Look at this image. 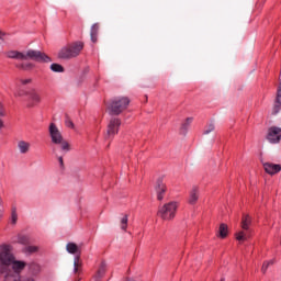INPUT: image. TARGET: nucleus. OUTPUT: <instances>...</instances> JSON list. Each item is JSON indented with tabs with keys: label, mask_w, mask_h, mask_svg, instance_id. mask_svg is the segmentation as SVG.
<instances>
[{
	"label": "nucleus",
	"mask_w": 281,
	"mask_h": 281,
	"mask_svg": "<svg viewBox=\"0 0 281 281\" xmlns=\"http://www.w3.org/2000/svg\"><path fill=\"white\" fill-rule=\"evenodd\" d=\"M263 170L265 172H267V175H278V172L281 171V166L278 164H273V162H263Z\"/></svg>",
	"instance_id": "nucleus-12"
},
{
	"label": "nucleus",
	"mask_w": 281,
	"mask_h": 281,
	"mask_svg": "<svg viewBox=\"0 0 281 281\" xmlns=\"http://www.w3.org/2000/svg\"><path fill=\"white\" fill-rule=\"evenodd\" d=\"M18 218H19V215L16 214V207H13L11 212V223L13 225H16Z\"/></svg>",
	"instance_id": "nucleus-28"
},
{
	"label": "nucleus",
	"mask_w": 281,
	"mask_h": 281,
	"mask_svg": "<svg viewBox=\"0 0 281 281\" xmlns=\"http://www.w3.org/2000/svg\"><path fill=\"white\" fill-rule=\"evenodd\" d=\"M27 268H29V276H32L33 278H36V276L41 273V265L36 262L29 263Z\"/></svg>",
	"instance_id": "nucleus-15"
},
{
	"label": "nucleus",
	"mask_w": 281,
	"mask_h": 281,
	"mask_svg": "<svg viewBox=\"0 0 281 281\" xmlns=\"http://www.w3.org/2000/svg\"><path fill=\"white\" fill-rule=\"evenodd\" d=\"M106 273V262H101L97 274L94 276V281H100L102 280V277L105 276Z\"/></svg>",
	"instance_id": "nucleus-16"
},
{
	"label": "nucleus",
	"mask_w": 281,
	"mask_h": 281,
	"mask_svg": "<svg viewBox=\"0 0 281 281\" xmlns=\"http://www.w3.org/2000/svg\"><path fill=\"white\" fill-rule=\"evenodd\" d=\"M41 93H38L36 90H32L29 92V98L26 100L27 109H34V106H38V104H41Z\"/></svg>",
	"instance_id": "nucleus-10"
},
{
	"label": "nucleus",
	"mask_w": 281,
	"mask_h": 281,
	"mask_svg": "<svg viewBox=\"0 0 281 281\" xmlns=\"http://www.w3.org/2000/svg\"><path fill=\"white\" fill-rule=\"evenodd\" d=\"M3 36H5V33L3 31H0V41L3 40Z\"/></svg>",
	"instance_id": "nucleus-36"
},
{
	"label": "nucleus",
	"mask_w": 281,
	"mask_h": 281,
	"mask_svg": "<svg viewBox=\"0 0 281 281\" xmlns=\"http://www.w3.org/2000/svg\"><path fill=\"white\" fill-rule=\"evenodd\" d=\"M18 243H20V245H27V243H30V239L26 236H20L18 238Z\"/></svg>",
	"instance_id": "nucleus-32"
},
{
	"label": "nucleus",
	"mask_w": 281,
	"mask_h": 281,
	"mask_svg": "<svg viewBox=\"0 0 281 281\" xmlns=\"http://www.w3.org/2000/svg\"><path fill=\"white\" fill-rule=\"evenodd\" d=\"M53 153L56 155V157H57V160H58V162H59V167L61 168V169H64L65 168V162H64V160H63V156H58V149L56 148V147H54L53 148Z\"/></svg>",
	"instance_id": "nucleus-26"
},
{
	"label": "nucleus",
	"mask_w": 281,
	"mask_h": 281,
	"mask_svg": "<svg viewBox=\"0 0 281 281\" xmlns=\"http://www.w3.org/2000/svg\"><path fill=\"white\" fill-rule=\"evenodd\" d=\"M13 95L14 98H23L24 95H29L27 91L21 89V88H16L14 91H13Z\"/></svg>",
	"instance_id": "nucleus-23"
},
{
	"label": "nucleus",
	"mask_w": 281,
	"mask_h": 281,
	"mask_svg": "<svg viewBox=\"0 0 281 281\" xmlns=\"http://www.w3.org/2000/svg\"><path fill=\"white\" fill-rule=\"evenodd\" d=\"M130 104L131 99H128L127 97H116L111 100L108 110L110 112V115H120L128 109Z\"/></svg>",
	"instance_id": "nucleus-4"
},
{
	"label": "nucleus",
	"mask_w": 281,
	"mask_h": 281,
	"mask_svg": "<svg viewBox=\"0 0 281 281\" xmlns=\"http://www.w3.org/2000/svg\"><path fill=\"white\" fill-rule=\"evenodd\" d=\"M38 251V247L36 246H26L23 248V254H36Z\"/></svg>",
	"instance_id": "nucleus-25"
},
{
	"label": "nucleus",
	"mask_w": 281,
	"mask_h": 281,
	"mask_svg": "<svg viewBox=\"0 0 281 281\" xmlns=\"http://www.w3.org/2000/svg\"><path fill=\"white\" fill-rule=\"evenodd\" d=\"M48 135L50 137L52 144H54L55 146H60V149L64 153V155L71 150L69 143L65 140V137H63V132H60V130L58 128V126L55 125V123L49 124Z\"/></svg>",
	"instance_id": "nucleus-3"
},
{
	"label": "nucleus",
	"mask_w": 281,
	"mask_h": 281,
	"mask_svg": "<svg viewBox=\"0 0 281 281\" xmlns=\"http://www.w3.org/2000/svg\"><path fill=\"white\" fill-rule=\"evenodd\" d=\"M66 126H67L68 128H74V122H72L71 120L67 119V120H66Z\"/></svg>",
	"instance_id": "nucleus-33"
},
{
	"label": "nucleus",
	"mask_w": 281,
	"mask_h": 281,
	"mask_svg": "<svg viewBox=\"0 0 281 281\" xmlns=\"http://www.w3.org/2000/svg\"><path fill=\"white\" fill-rule=\"evenodd\" d=\"M221 281H225V280L222 279Z\"/></svg>",
	"instance_id": "nucleus-38"
},
{
	"label": "nucleus",
	"mask_w": 281,
	"mask_h": 281,
	"mask_svg": "<svg viewBox=\"0 0 281 281\" xmlns=\"http://www.w3.org/2000/svg\"><path fill=\"white\" fill-rule=\"evenodd\" d=\"M120 227L123 232H126L128 228V215H123L120 221Z\"/></svg>",
	"instance_id": "nucleus-21"
},
{
	"label": "nucleus",
	"mask_w": 281,
	"mask_h": 281,
	"mask_svg": "<svg viewBox=\"0 0 281 281\" xmlns=\"http://www.w3.org/2000/svg\"><path fill=\"white\" fill-rule=\"evenodd\" d=\"M235 238L239 243H245V240H247V234H245V232L243 231H239L238 233L235 234Z\"/></svg>",
	"instance_id": "nucleus-24"
},
{
	"label": "nucleus",
	"mask_w": 281,
	"mask_h": 281,
	"mask_svg": "<svg viewBox=\"0 0 281 281\" xmlns=\"http://www.w3.org/2000/svg\"><path fill=\"white\" fill-rule=\"evenodd\" d=\"M192 122H194V117L190 116V117H187L186 121L182 123L180 132L183 135L188 133V128H190Z\"/></svg>",
	"instance_id": "nucleus-18"
},
{
	"label": "nucleus",
	"mask_w": 281,
	"mask_h": 281,
	"mask_svg": "<svg viewBox=\"0 0 281 281\" xmlns=\"http://www.w3.org/2000/svg\"><path fill=\"white\" fill-rule=\"evenodd\" d=\"M249 225H251V216L245 215L241 220V228L247 232L249 229Z\"/></svg>",
	"instance_id": "nucleus-20"
},
{
	"label": "nucleus",
	"mask_w": 281,
	"mask_h": 281,
	"mask_svg": "<svg viewBox=\"0 0 281 281\" xmlns=\"http://www.w3.org/2000/svg\"><path fill=\"white\" fill-rule=\"evenodd\" d=\"M156 194H157V200L158 201H164V196L166 195V191L168 188L166 187V183H164V180L159 179L156 182Z\"/></svg>",
	"instance_id": "nucleus-11"
},
{
	"label": "nucleus",
	"mask_w": 281,
	"mask_h": 281,
	"mask_svg": "<svg viewBox=\"0 0 281 281\" xmlns=\"http://www.w3.org/2000/svg\"><path fill=\"white\" fill-rule=\"evenodd\" d=\"M50 69H52L55 74H63V71H65V68H64L63 65H60V64H52V65H50Z\"/></svg>",
	"instance_id": "nucleus-22"
},
{
	"label": "nucleus",
	"mask_w": 281,
	"mask_h": 281,
	"mask_svg": "<svg viewBox=\"0 0 281 281\" xmlns=\"http://www.w3.org/2000/svg\"><path fill=\"white\" fill-rule=\"evenodd\" d=\"M277 102H281V89L278 90Z\"/></svg>",
	"instance_id": "nucleus-35"
},
{
	"label": "nucleus",
	"mask_w": 281,
	"mask_h": 281,
	"mask_svg": "<svg viewBox=\"0 0 281 281\" xmlns=\"http://www.w3.org/2000/svg\"><path fill=\"white\" fill-rule=\"evenodd\" d=\"M273 265V260L265 261L261 271L262 273H267V270Z\"/></svg>",
	"instance_id": "nucleus-30"
},
{
	"label": "nucleus",
	"mask_w": 281,
	"mask_h": 281,
	"mask_svg": "<svg viewBox=\"0 0 281 281\" xmlns=\"http://www.w3.org/2000/svg\"><path fill=\"white\" fill-rule=\"evenodd\" d=\"M19 69H24V71H30V69H34V64L32 63H23L20 66H18Z\"/></svg>",
	"instance_id": "nucleus-27"
},
{
	"label": "nucleus",
	"mask_w": 281,
	"mask_h": 281,
	"mask_svg": "<svg viewBox=\"0 0 281 281\" xmlns=\"http://www.w3.org/2000/svg\"><path fill=\"white\" fill-rule=\"evenodd\" d=\"M83 47L85 44H82V42H76L68 46H64L58 52V58H60L61 60H69V58H76V56L80 55V52H82Z\"/></svg>",
	"instance_id": "nucleus-5"
},
{
	"label": "nucleus",
	"mask_w": 281,
	"mask_h": 281,
	"mask_svg": "<svg viewBox=\"0 0 281 281\" xmlns=\"http://www.w3.org/2000/svg\"><path fill=\"white\" fill-rule=\"evenodd\" d=\"M120 126H122V121L120 119H111L108 124L106 137H115V135L120 133Z\"/></svg>",
	"instance_id": "nucleus-9"
},
{
	"label": "nucleus",
	"mask_w": 281,
	"mask_h": 281,
	"mask_svg": "<svg viewBox=\"0 0 281 281\" xmlns=\"http://www.w3.org/2000/svg\"><path fill=\"white\" fill-rule=\"evenodd\" d=\"M66 249L68 254L76 255L74 258V272L78 273L82 267V262L80 261V249L78 248V245L74 243H68Z\"/></svg>",
	"instance_id": "nucleus-7"
},
{
	"label": "nucleus",
	"mask_w": 281,
	"mask_h": 281,
	"mask_svg": "<svg viewBox=\"0 0 281 281\" xmlns=\"http://www.w3.org/2000/svg\"><path fill=\"white\" fill-rule=\"evenodd\" d=\"M267 142L269 144H280L281 142V128L278 126H271L268 128L267 135H266Z\"/></svg>",
	"instance_id": "nucleus-8"
},
{
	"label": "nucleus",
	"mask_w": 281,
	"mask_h": 281,
	"mask_svg": "<svg viewBox=\"0 0 281 281\" xmlns=\"http://www.w3.org/2000/svg\"><path fill=\"white\" fill-rule=\"evenodd\" d=\"M281 110V102L276 101L274 106L272 108V115H278L280 113Z\"/></svg>",
	"instance_id": "nucleus-29"
},
{
	"label": "nucleus",
	"mask_w": 281,
	"mask_h": 281,
	"mask_svg": "<svg viewBox=\"0 0 281 281\" xmlns=\"http://www.w3.org/2000/svg\"><path fill=\"white\" fill-rule=\"evenodd\" d=\"M215 236L222 240L227 238V236H229V228L227 227V224H221Z\"/></svg>",
	"instance_id": "nucleus-14"
},
{
	"label": "nucleus",
	"mask_w": 281,
	"mask_h": 281,
	"mask_svg": "<svg viewBox=\"0 0 281 281\" xmlns=\"http://www.w3.org/2000/svg\"><path fill=\"white\" fill-rule=\"evenodd\" d=\"M31 148H32V144H30V142H26V140L18 142V150L21 155H27Z\"/></svg>",
	"instance_id": "nucleus-13"
},
{
	"label": "nucleus",
	"mask_w": 281,
	"mask_h": 281,
	"mask_svg": "<svg viewBox=\"0 0 281 281\" xmlns=\"http://www.w3.org/2000/svg\"><path fill=\"white\" fill-rule=\"evenodd\" d=\"M5 115V110L3 109V104L0 102V128L3 127V119Z\"/></svg>",
	"instance_id": "nucleus-31"
},
{
	"label": "nucleus",
	"mask_w": 281,
	"mask_h": 281,
	"mask_svg": "<svg viewBox=\"0 0 281 281\" xmlns=\"http://www.w3.org/2000/svg\"><path fill=\"white\" fill-rule=\"evenodd\" d=\"M177 210H179V202L171 201L158 209L157 216L162 221H172L177 216Z\"/></svg>",
	"instance_id": "nucleus-6"
},
{
	"label": "nucleus",
	"mask_w": 281,
	"mask_h": 281,
	"mask_svg": "<svg viewBox=\"0 0 281 281\" xmlns=\"http://www.w3.org/2000/svg\"><path fill=\"white\" fill-rule=\"evenodd\" d=\"M12 246H0V278L2 281H36V278L30 274H21L25 271L27 262L16 260Z\"/></svg>",
	"instance_id": "nucleus-1"
},
{
	"label": "nucleus",
	"mask_w": 281,
	"mask_h": 281,
	"mask_svg": "<svg viewBox=\"0 0 281 281\" xmlns=\"http://www.w3.org/2000/svg\"><path fill=\"white\" fill-rule=\"evenodd\" d=\"M21 85H30L32 82V79H21Z\"/></svg>",
	"instance_id": "nucleus-34"
},
{
	"label": "nucleus",
	"mask_w": 281,
	"mask_h": 281,
	"mask_svg": "<svg viewBox=\"0 0 281 281\" xmlns=\"http://www.w3.org/2000/svg\"><path fill=\"white\" fill-rule=\"evenodd\" d=\"M199 201V189L193 188L189 193V203L194 205Z\"/></svg>",
	"instance_id": "nucleus-17"
},
{
	"label": "nucleus",
	"mask_w": 281,
	"mask_h": 281,
	"mask_svg": "<svg viewBox=\"0 0 281 281\" xmlns=\"http://www.w3.org/2000/svg\"><path fill=\"white\" fill-rule=\"evenodd\" d=\"M5 56L7 58H12L13 60H35V63H52V58L45 53H41V50H9L5 53Z\"/></svg>",
	"instance_id": "nucleus-2"
},
{
	"label": "nucleus",
	"mask_w": 281,
	"mask_h": 281,
	"mask_svg": "<svg viewBox=\"0 0 281 281\" xmlns=\"http://www.w3.org/2000/svg\"><path fill=\"white\" fill-rule=\"evenodd\" d=\"M210 133H212V130H206V131H204V135H210Z\"/></svg>",
	"instance_id": "nucleus-37"
},
{
	"label": "nucleus",
	"mask_w": 281,
	"mask_h": 281,
	"mask_svg": "<svg viewBox=\"0 0 281 281\" xmlns=\"http://www.w3.org/2000/svg\"><path fill=\"white\" fill-rule=\"evenodd\" d=\"M99 30H100V25H98V24H93L91 26L90 36H91L92 43H98V31Z\"/></svg>",
	"instance_id": "nucleus-19"
}]
</instances>
